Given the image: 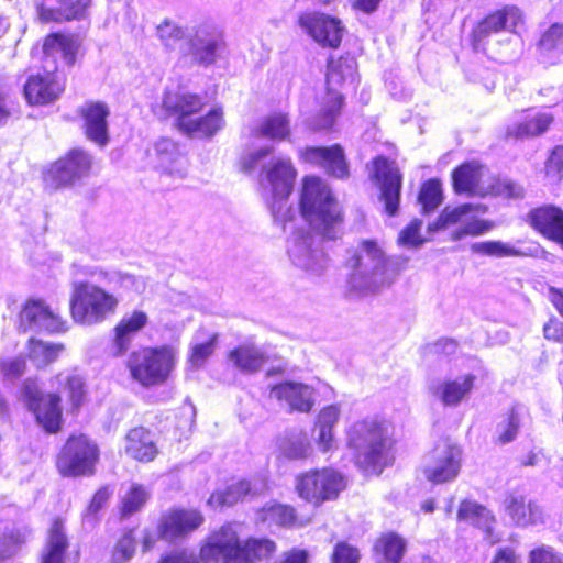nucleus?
Instances as JSON below:
<instances>
[{"label":"nucleus","mask_w":563,"mask_h":563,"mask_svg":"<svg viewBox=\"0 0 563 563\" xmlns=\"http://www.w3.org/2000/svg\"><path fill=\"white\" fill-rule=\"evenodd\" d=\"M273 151V146H263L247 152L240 159L242 170L246 173L252 172L257 167L260 162L267 157Z\"/></svg>","instance_id":"bf43d9fd"},{"label":"nucleus","mask_w":563,"mask_h":563,"mask_svg":"<svg viewBox=\"0 0 563 563\" xmlns=\"http://www.w3.org/2000/svg\"><path fill=\"white\" fill-rule=\"evenodd\" d=\"M277 451L289 461L306 460L313 453L312 444L305 431L287 432L277 440Z\"/></svg>","instance_id":"f704fd0d"},{"label":"nucleus","mask_w":563,"mask_h":563,"mask_svg":"<svg viewBox=\"0 0 563 563\" xmlns=\"http://www.w3.org/2000/svg\"><path fill=\"white\" fill-rule=\"evenodd\" d=\"M476 214L478 213L472 212L471 214H467V220L464 221L463 227H460L451 233L452 241H459L467 235H481L494 228L493 222L477 219Z\"/></svg>","instance_id":"864d4df0"},{"label":"nucleus","mask_w":563,"mask_h":563,"mask_svg":"<svg viewBox=\"0 0 563 563\" xmlns=\"http://www.w3.org/2000/svg\"><path fill=\"white\" fill-rule=\"evenodd\" d=\"M356 62L353 57L332 59L328 65L327 84L328 99L318 118L312 123L314 130H325L333 125L343 104V96L338 88L355 80Z\"/></svg>","instance_id":"6e6552de"},{"label":"nucleus","mask_w":563,"mask_h":563,"mask_svg":"<svg viewBox=\"0 0 563 563\" xmlns=\"http://www.w3.org/2000/svg\"><path fill=\"white\" fill-rule=\"evenodd\" d=\"M441 183L437 179L426 181L419 192L418 201L423 213L434 211L442 202Z\"/></svg>","instance_id":"603ef678"},{"label":"nucleus","mask_w":563,"mask_h":563,"mask_svg":"<svg viewBox=\"0 0 563 563\" xmlns=\"http://www.w3.org/2000/svg\"><path fill=\"white\" fill-rule=\"evenodd\" d=\"M158 563H198V559L194 552L175 550L162 556Z\"/></svg>","instance_id":"774afa93"},{"label":"nucleus","mask_w":563,"mask_h":563,"mask_svg":"<svg viewBox=\"0 0 563 563\" xmlns=\"http://www.w3.org/2000/svg\"><path fill=\"white\" fill-rule=\"evenodd\" d=\"M457 520L477 526L488 531L494 522V517L490 510L477 503L463 500L459 507Z\"/></svg>","instance_id":"79ce46f5"},{"label":"nucleus","mask_w":563,"mask_h":563,"mask_svg":"<svg viewBox=\"0 0 563 563\" xmlns=\"http://www.w3.org/2000/svg\"><path fill=\"white\" fill-rule=\"evenodd\" d=\"M118 299L98 286L88 283L74 285L70 298V313L75 322L92 325L112 314Z\"/></svg>","instance_id":"0eeeda50"},{"label":"nucleus","mask_w":563,"mask_h":563,"mask_svg":"<svg viewBox=\"0 0 563 563\" xmlns=\"http://www.w3.org/2000/svg\"><path fill=\"white\" fill-rule=\"evenodd\" d=\"M529 563H563V555L550 547H541L530 552Z\"/></svg>","instance_id":"680f3d73"},{"label":"nucleus","mask_w":563,"mask_h":563,"mask_svg":"<svg viewBox=\"0 0 563 563\" xmlns=\"http://www.w3.org/2000/svg\"><path fill=\"white\" fill-rule=\"evenodd\" d=\"M229 362L244 374H256L268 362L267 352L253 343H243L228 354Z\"/></svg>","instance_id":"c85d7f7f"},{"label":"nucleus","mask_w":563,"mask_h":563,"mask_svg":"<svg viewBox=\"0 0 563 563\" xmlns=\"http://www.w3.org/2000/svg\"><path fill=\"white\" fill-rule=\"evenodd\" d=\"M468 389H434V396L444 406H456L465 399Z\"/></svg>","instance_id":"338daca9"},{"label":"nucleus","mask_w":563,"mask_h":563,"mask_svg":"<svg viewBox=\"0 0 563 563\" xmlns=\"http://www.w3.org/2000/svg\"><path fill=\"white\" fill-rule=\"evenodd\" d=\"M218 334H212L207 342L191 343L186 358V371L195 372L202 368L214 353Z\"/></svg>","instance_id":"37998d69"},{"label":"nucleus","mask_w":563,"mask_h":563,"mask_svg":"<svg viewBox=\"0 0 563 563\" xmlns=\"http://www.w3.org/2000/svg\"><path fill=\"white\" fill-rule=\"evenodd\" d=\"M306 163L322 167L329 175L344 179L349 176V165L344 151L339 145L309 146L300 152Z\"/></svg>","instance_id":"aec40b11"},{"label":"nucleus","mask_w":563,"mask_h":563,"mask_svg":"<svg viewBox=\"0 0 563 563\" xmlns=\"http://www.w3.org/2000/svg\"><path fill=\"white\" fill-rule=\"evenodd\" d=\"M63 86L53 70L44 75L31 76L24 85V96L31 104H46L58 98Z\"/></svg>","instance_id":"a878e982"},{"label":"nucleus","mask_w":563,"mask_h":563,"mask_svg":"<svg viewBox=\"0 0 563 563\" xmlns=\"http://www.w3.org/2000/svg\"><path fill=\"white\" fill-rule=\"evenodd\" d=\"M251 492V485L246 481H239L231 484L223 490H217L208 499V505L212 508H222L232 506Z\"/></svg>","instance_id":"c03bdc74"},{"label":"nucleus","mask_w":563,"mask_h":563,"mask_svg":"<svg viewBox=\"0 0 563 563\" xmlns=\"http://www.w3.org/2000/svg\"><path fill=\"white\" fill-rule=\"evenodd\" d=\"M125 453L140 462H151L157 454L153 438L144 428H134L125 437Z\"/></svg>","instance_id":"72a5a7b5"},{"label":"nucleus","mask_w":563,"mask_h":563,"mask_svg":"<svg viewBox=\"0 0 563 563\" xmlns=\"http://www.w3.org/2000/svg\"><path fill=\"white\" fill-rule=\"evenodd\" d=\"M288 256L295 266L311 275H321L329 264L320 239L305 231L295 232L289 240Z\"/></svg>","instance_id":"ddd939ff"},{"label":"nucleus","mask_w":563,"mask_h":563,"mask_svg":"<svg viewBox=\"0 0 563 563\" xmlns=\"http://www.w3.org/2000/svg\"><path fill=\"white\" fill-rule=\"evenodd\" d=\"M423 350L426 354L452 355L457 350V343L451 339H440L434 343L427 344Z\"/></svg>","instance_id":"69168bd1"},{"label":"nucleus","mask_w":563,"mask_h":563,"mask_svg":"<svg viewBox=\"0 0 563 563\" xmlns=\"http://www.w3.org/2000/svg\"><path fill=\"white\" fill-rule=\"evenodd\" d=\"M77 48V42L73 36L58 33L48 35L43 44L46 57L60 55L67 64L74 63Z\"/></svg>","instance_id":"ea45409f"},{"label":"nucleus","mask_w":563,"mask_h":563,"mask_svg":"<svg viewBox=\"0 0 563 563\" xmlns=\"http://www.w3.org/2000/svg\"><path fill=\"white\" fill-rule=\"evenodd\" d=\"M153 159L156 168L172 176L183 178L187 173V158L169 139H161L155 143Z\"/></svg>","instance_id":"bb28decb"},{"label":"nucleus","mask_w":563,"mask_h":563,"mask_svg":"<svg viewBox=\"0 0 563 563\" xmlns=\"http://www.w3.org/2000/svg\"><path fill=\"white\" fill-rule=\"evenodd\" d=\"M257 133L276 141L286 140L290 135V123L287 114L274 113L266 117L258 125Z\"/></svg>","instance_id":"a18cd8bd"},{"label":"nucleus","mask_w":563,"mask_h":563,"mask_svg":"<svg viewBox=\"0 0 563 563\" xmlns=\"http://www.w3.org/2000/svg\"><path fill=\"white\" fill-rule=\"evenodd\" d=\"M346 443L355 463L364 471L379 473L389 461L393 445L388 429L376 420H361L346 429Z\"/></svg>","instance_id":"7ed1b4c3"},{"label":"nucleus","mask_w":563,"mask_h":563,"mask_svg":"<svg viewBox=\"0 0 563 563\" xmlns=\"http://www.w3.org/2000/svg\"><path fill=\"white\" fill-rule=\"evenodd\" d=\"M553 120V115L550 113H539L529 120L510 125L507 129V136L512 139L539 136L548 131Z\"/></svg>","instance_id":"58836bf2"},{"label":"nucleus","mask_w":563,"mask_h":563,"mask_svg":"<svg viewBox=\"0 0 563 563\" xmlns=\"http://www.w3.org/2000/svg\"><path fill=\"white\" fill-rule=\"evenodd\" d=\"M275 550L276 545L269 539H249L241 545L236 531L228 525L210 537L209 542L201 548L200 556L206 562L222 560L223 563H255L268 558Z\"/></svg>","instance_id":"20e7f679"},{"label":"nucleus","mask_w":563,"mask_h":563,"mask_svg":"<svg viewBox=\"0 0 563 563\" xmlns=\"http://www.w3.org/2000/svg\"><path fill=\"white\" fill-rule=\"evenodd\" d=\"M344 487V477L332 468L309 471L296 478L298 495L317 505L336 498Z\"/></svg>","instance_id":"9d476101"},{"label":"nucleus","mask_w":563,"mask_h":563,"mask_svg":"<svg viewBox=\"0 0 563 563\" xmlns=\"http://www.w3.org/2000/svg\"><path fill=\"white\" fill-rule=\"evenodd\" d=\"M98 448L86 435L70 437L57 457V468L64 476L92 474Z\"/></svg>","instance_id":"9b49d317"},{"label":"nucleus","mask_w":563,"mask_h":563,"mask_svg":"<svg viewBox=\"0 0 563 563\" xmlns=\"http://www.w3.org/2000/svg\"><path fill=\"white\" fill-rule=\"evenodd\" d=\"M80 114L86 137L98 146L104 147L109 143L108 106L100 101L86 102L80 109Z\"/></svg>","instance_id":"412c9836"},{"label":"nucleus","mask_w":563,"mask_h":563,"mask_svg":"<svg viewBox=\"0 0 563 563\" xmlns=\"http://www.w3.org/2000/svg\"><path fill=\"white\" fill-rule=\"evenodd\" d=\"M340 408L335 405L324 407L317 415L312 435L321 453H328L336 449L334 428L340 420Z\"/></svg>","instance_id":"393cba45"},{"label":"nucleus","mask_w":563,"mask_h":563,"mask_svg":"<svg viewBox=\"0 0 563 563\" xmlns=\"http://www.w3.org/2000/svg\"><path fill=\"white\" fill-rule=\"evenodd\" d=\"M56 5L47 1L37 5V15L42 22L63 23L85 20L88 16L91 0H54Z\"/></svg>","instance_id":"4be33fe9"},{"label":"nucleus","mask_w":563,"mask_h":563,"mask_svg":"<svg viewBox=\"0 0 563 563\" xmlns=\"http://www.w3.org/2000/svg\"><path fill=\"white\" fill-rule=\"evenodd\" d=\"M22 399L34 415L36 422L49 433H55L62 424V397L45 389H23Z\"/></svg>","instance_id":"2eb2a0df"},{"label":"nucleus","mask_w":563,"mask_h":563,"mask_svg":"<svg viewBox=\"0 0 563 563\" xmlns=\"http://www.w3.org/2000/svg\"><path fill=\"white\" fill-rule=\"evenodd\" d=\"M485 172V167L476 162L461 165L453 172L452 176L455 191L482 197L489 194L506 198H521L523 196V188L509 179L499 180L495 185L486 184L484 180Z\"/></svg>","instance_id":"1a4fd4ad"},{"label":"nucleus","mask_w":563,"mask_h":563,"mask_svg":"<svg viewBox=\"0 0 563 563\" xmlns=\"http://www.w3.org/2000/svg\"><path fill=\"white\" fill-rule=\"evenodd\" d=\"M299 212L322 238L335 240L341 234L342 212L322 179L313 176L303 179Z\"/></svg>","instance_id":"f03ea898"},{"label":"nucleus","mask_w":563,"mask_h":563,"mask_svg":"<svg viewBox=\"0 0 563 563\" xmlns=\"http://www.w3.org/2000/svg\"><path fill=\"white\" fill-rule=\"evenodd\" d=\"M422 227L421 220H413L408 227H406L399 233V243L406 246L417 247L423 243V240L420 236V230Z\"/></svg>","instance_id":"052dcab7"},{"label":"nucleus","mask_w":563,"mask_h":563,"mask_svg":"<svg viewBox=\"0 0 563 563\" xmlns=\"http://www.w3.org/2000/svg\"><path fill=\"white\" fill-rule=\"evenodd\" d=\"M358 551L347 543H339L332 555V563H358Z\"/></svg>","instance_id":"e2e57ef3"},{"label":"nucleus","mask_w":563,"mask_h":563,"mask_svg":"<svg viewBox=\"0 0 563 563\" xmlns=\"http://www.w3.org/2000/svg\"><path fill=\"white\" fill-rule=\"evenodd\" d=\"M461 449L450 441H441L427 455L423 464L426 478L433 484H443L456 478L461 470Z\"/></svg>","instance_id":"4468645a"},{"label":"nucleus","mask_w":563,"mask_h":563,"mask_svg":"<svg viewBox=\"0 0 563 563\" xmlns=\"http://www.w3.org/2000/svg\"><path fill=\"white\" fill-rule=\"evenodd\" d=\"M151 490L142 484L132 483L122 497V515L130 516L139 511L150 499Z\"/></svg>","instance_id":"de8ad7c7"},{"label":"nucleus","mask_w":563,"mask_h":563,"mask_svg":"<svg viewBox=\"0 0 563 563\" xmlns=\"http://www.w3.org/2000/svg\"><path fill=\"white\" fill-rule=\"evenodd\" d=\"M373 177L380 188V199L384 201L385 211L395 216L400 201L402 176L395 162L385 157L373 161Z\"/></svg>","instance_id":"f3484780"},{"label":"nucleus","mask_w":563,"mask_h":563,"mask_svg":"<svg viewBox=\"0 0 563 563\" xmlns=\"http://www.w3.org/2000/svg\"><path fill=\"white\" fill-rule=\"evenodd\" d=\"M26 362L23 357L0 361V375L7 380H13L24 374Z\"/></svg>","instance_id":"13d9d810"},{"label":"nucleus","mask_w":563,"mask_h":563,"mask_svg":"<svg viewBox=\"0 0 563 563\" xmlns=\"http://www.w3.org/2000/svg\"><path fill=\"white\" fill-rule=\"evenodd\" d=\"M147 323V316L142 311H134L131 316L124 317L114 328L112 354L121 356L130 349L136 333Z\"/></svg>","instance_id":"7c9ffc66"},{"label":"nucleus","mask_w":563,"mask_h":563,"mask_svg":"<svg viewBox=\"0 0 563 563\" xmlns=\"http://www.w3.org/2000/svg\"><path fill=\"white\" fill-rule=\"evenodd\" d=\"M269 399L276 400L282 409L308 412L314 405L309 389H269Z\"/></svg>","instance_id":"c9c22d12"},{"label":"nucleus","mask_w":563,"mask_h":563,"mask_svg":"<svg viewBox=\"0 0 563 563\" xmlns=\"http://www.w3.org/2000/svg\"><path fill=\"white\" fill-rule=\"evenodd\" d=\"M223 112L220 108L211 109L207 114H196L192 120L183 119L181 132L190 137H209L222 129Z\"/></svg>","instance_id":"473e14b6"},{"label":"nucleus","mask_w":563,"mask_h":563,"mask_svg":"<svg viewBox=\"0 0 563 563\" xmlns=\"http://www.w3.org/2000/svg\"><path fill=\"white\" fill-rule=\"evenodd\" d=\"M135 551V541L132 533H125L115 544L112 561L113 563H125L129 561Z\"/></svg>","instance_id":"4d7b16f0"},{"label":"nucleus","mask_w":563,"mask_h":563,"mask_svg":"<svg viewBox=\"0 0 563 563\" xmlns=\"http://www.w3.org/2000/svg\"><path fill=\"white\" fill-rule=\"evenodd\" d=\"M530 225L545 238L563 245V211L553 206H543L528 214Z\"/></svg>","instance_id":"cd10ccee"},{"label":"nucleus","mask_w":563,"mask_h":563,"mask_svg":"<svg viewBox=\"0 0 563 563\" xmlns=\"http://www.w3.org/2000/svg\"><path fill=\"white\" fill-rule=\"evenodd\" d=\"M471 250L473 253L494 257H511L522 255L521 251L501 241L476 242L471 245Z\"/></svg>","instance_id":"8fccbe9b"},{"label":"nucleus","mask_w":563,"mask_h":563,"mask_svg":"<svg viewBox=\"0 0 563 563\" xmlns=\"http://www.w3.org/2000/svg\"><path fill=\"white\" fill-rule=\"evenodd\" d=\"M375 548L384 555L385 563H399L404 556L406 543L399 536L389 533L382 537Z\"/></svg>","instance_id":"09e8293b"},{"label":"nucleus","mask_w":563,"mask_h":563,"mask_svg":"<svg viewBox=\"0 0 563 563\" xmlns=\"http://www.w3.org/2000/svg\"><path fill=\"white\" fill-rule=\"evenodd\" d=\"M91 166L92 157L88 152L73 148L48 168L44 176L45 185L52 189L73 185L87 177Z\"/></svg>","instance_id":"f8f14e48"},{"label":"nucleus","mask_w":563,"mask_h":563,"mask_svg":"<svg viewBox=\"0 0 563 563\" xmlns=\"http://www.w3.org/2000/svg\"><path fill=\"white\" fill-rule=\"evenodd\" d=\"M504 507L511 521L518 526L536 525L543 519L541 507L520 494L508 495L504 500Z\"/></svg>","instance_id":"c756f323"},{"label":"nucleus","mask_w":563,"mask_h":563,"mask_svg":"<svg viewBox=\"0 0 563 563\" xmlns=\"http://www.w3.org/2000/svg\"><path fill=\"white\" fill-rule=\"evenodd\" d=\"M68 547L64 532V523L60 519L54 520L47 538L46 547L42 554V563H66L64 559Z\"/></svg>","instance_id":"4c0bfd02"},{"label":"nucleus","mask_w":563,"mask_h":563,"mask_svg":"<svg viewBox=\"0 0 563 563\" xmlns=\"http://www.w3.org/2000/svg\"><path fill=\"white\" fill-rule=\"evenodd\" d=\"M408 261L402 255L387 256L375 241H363L350 261V287L362 294H374L388 288L407 267Z\"/></svg>","instance_id":"f257e3e1"},{"label":"nucleus","mask_w":563,"mask_h":563,"mask_svg":"<svg viewBox=\"0 0 563 563\" xmlns=\"http://www.w3.org/2000/svg\"><path fill=\"white\" fill-rule=\"evenodd\" d=\"M63 350V344L47 343L31 339L29 356L37 367H45L56 361Z\"/></svg>","instance_id":"49530a36"},{"label":"nucleus","mask_w":563,"mask_h":563,"mask_svg":"<svg viewBox=\"0 0 563 563\" xmlns=\"http://www.w3.org/2000/svg\"><path fill=\"white\" fill-rule=\"evenodd\" d=\"M299 26L322 46L336 48L343 36L341 22L320 12H305L298 19Z\"/></svg>","instance_id":"a211bd4d"},{"label":"nucleus","mask_w":563,"mask_h":563,"mask_svg":"<svg viewBox=\"0 0 563 563\" xmlns=\"http://www.w3.org/2000/svg\"><path fill=\"white\" fill-rule=\"evenodd\" d=\"M57 384L62 387H84L86 380L78 368H68L56 376Z\"/></svg>","instance_id":"0e129e2a"},{"label":"nucleus","mask_w":563,"mask_h":563,"mask_svg":"<svg viewBox=\"0 0 563 563\" xmlns=\"http://www.w3.org/2000/svg\"><path fill=\"white\" fill-rule=\"evenodd\" d=\"M156 34L165 47L174 48L185 36V31L175 22L166 19L157 25Z\"/></svg>","instance_id":"6e6d98bb"},{"label":"nucleus","mask_w":563,"mask_h":563,"mask_svg":"<svg viewBox=\"0 0 563 563\" xmlns=\"http://www.w3.org/2000/svg\"><path fill=\"white\" fill-rule=\"evenodd\" d=\"M540 49L543 54L563 53V24H553L541 37Z\"/></svg>","instance_id":"5fc2aeb1"},{"label":"nucleus","mask_w":563,"mask_h":563,"mask_svg":"<svg viewBox=\"0 0 563 563\" xmlns=\"http://www.w3.org/2000/svg\"><path fill=\"white\" fill-rule=\"evenodd\" d=\"M19 329L23 332L63 333L66 321L42 300H29L19 314Z\"/></svg>","instance_id":"dca6fc26"},{"label":"nucleus","mask_w":563,"mask_h":563,"mask_svg":"<svg viewBox=\"0 0 563 563\" xmlns=\"http://www.w3.org/2000/svg\"><path fill=\"white\" fill-rule=\"evenodd\" d=\"M223 48L222 33L211 25H199L189 38V54L199 65L213 64Z\"/></svg>","instance_id":"6ab92c4d"},{"label":"nucleus","mask_w":563,"mask_h":563,"mask_svg":"<svg viewBox=\"0 0 563 563\" xmlns=\"http://www.w3.org/2000/svg\"><path fill=\"white\" fill-rule=\"evenodd\" d=\"M297 172L289 158H272L263 166L261 186L266 192V201L276 222L286 225L291 222L297 210L288 206Z\"/></svg>","instance_id":"39448f33"},{"label":"nucleus","mask_w":563,"mask_h":563,"mask_svg":"<svg viewBox=\"0 0 563 563\" xmlns=\"http://www.w3.org/2000/svg\"><path fill=\"white\" fill-rule=\"evenodd\" d=\"M257 520L271 526L290 527L296 525L294 508L282 504H267L257 512Z\"/></svg>","instance_id":"a19ab883"},{"label":"nucleus","mask_w":563,"mask_h":563,"mask_svg":"<svg viewBox=\"0 0 563 563\" xmlns=\"http://www.w3.org/2000/svg\"><path fill=\"white\" fill-rule=\"evenodd\" d=\"M202 522L203 517L197 510L174 509L162 518L159 532L162 538L174 540L192 532Z\"/></svg>","instance_id":"5701e85b"},{"label":"nucleus","mask_w":563,"mask_h":563,"mask_svg":"<svg viewBox=\"0 0 563 563\" xmlns=\"http://www.w3.org/2000/svg\"><path fill=\"white\" fill-rule=\"evenodd\" d=\"M521 19V12L516 5H505L503 9L487 15L476 25L473 31L474 41L482 42L492 33L503 30L514 31Z\"/></svg>","instance_id":"b1692460"},{"label":"nucleus","mask_w":563,"mask_h":563,"mask_svg":"<svg viewBox=\"0 0 563 563\" xmlns=\"http://www.w3.org/2000/svg\"><path fill=\"white\" fill-rule=\"evenodd\" d=\"M178 361V349L164 344L133 351L128 360L132 377L143 385H162L167 382Z\"/></svg>","instance_id":"423d86ee"},{"label":"nucleus","mask_w":563,"mask_h":563,"mask_svg":"<svg viewBox=\"0 0 563 563\" xmlns=\"http://www.w3.org/2000/svg\"><path fill=\"white\" fill-rule=\"evenodd\" d=\"M163 107L177 117V126L181 131L183 119L192 120L202 109V101L197 95L168 91L164 96Z\"/></svg>","instance_id":"2f4dec72"},{"label":"nucleus","mask_w":563,"mask_h":563,"mask_svg":"<svg viewBox=\"0 0 563 563\" xmlns=\"http://www.w3.org/2000/svg\"><path fill=\"white\" fill-rule=\"evenodd\" d=\"M487 211V207L484 205H472V203H464L454 208L445 207L442 212L440 213L437 221L433 223H430L428 229L430 231H438L448 229L452 225L459 224L460 227H463L464 221L467 220V214H471L472 212L477 213H485Z\"/></svg>","instance_id":"e433bc0d"},{"label":"nucleus","mask_w":563,"mask_h":563,"mask_svg":"<svg viewBox=\"0 0 563 563\" xmlns=\"http://www.w3.org/2000/svg\"><path fill=\"white\" fill-rule=\"evenodd\" d=\"M523 413V407H515L508 416L498 423L497 432L499 443L506 444L516 438Z\"/></svg>","instance_id":"3c124183"}]
</instances>
